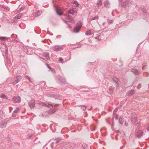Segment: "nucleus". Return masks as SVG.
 <instances>
[{"mask_svg": "<svg viewBox=\"0 0 149 149\" xmlns=\"http://www.w3.org/2000/svg\"><path fill=\"white\" fill-rule=\"evenodd\" d=\"M60 8L58 7H57L56 9V13L59 15H62L63 14V13L60 11Z\"/></svg>", "mask_w": 149, "mask_h": 149, "instance_id": "9d476101", "label": "nucleus"}, {"mask_svg": "<svg viewBox=\"0 0 149 149\" xmlns=\"http://www.w3.org/2000/svg\"><path fill=\"white\" fill-rule=\"evenodd\" d=\"M29 104L31 109L33 108L35 105V100H31L29 102Z\"/></svg>", "mask_w": 149, "mask_h": 149, "instance_id": "6e6552de", "label": "nucleus"}, {"mask_svg": "<svg viewBox=\"0 0 149 149\" xmlns=\"http://www.w3.org/2000/svg\"><path fill=\"white\" fill-rule=\"evenodd\" d=\"M85 34L87 36H90L92 34L91 31L88 30L85 33Z\"/></svg>", "mask_w": 149, "mask_h": 149, "instance_id": "393cba45", "label": "nucleus"}, {"mask_svg": "<svg viewBox=\"0 0 149 149\" xmlns=\"http://www.w3.org/2000/svg\"><path fill=\"white\" fill-rule=\"evenodd\" d=\"M19 110V108L17 107L16 109L13 112V113H17L18 111Z\"/></svg>", "mask_w": 149, "mask_h": 149, "instance_id": "473e14b6", "label": "nucleus"}, {"mask_svg": "<svg viewBox=\"0 0 149 149\" xmlns=\"http://www.w3.org/2000/svg\"><path fill=\"white\" fill-rule=\"evenodd\" d=\"M53 50L56 52L60 51L63 49L62 46L55 45L52 47Z\"/></svg>", "mask_w": 149, "mask_h": 149, "instance_id": "f03ea898", "label": "nucleus"}, {"mask_svg": "<svg viewBox=\"0 0 149 149\" xmlns=\"http://www.w3.org/2000/svg\"><path fill=\"white\" fill-rule=\"evenodd\" d=\"M22 79V76L20 75H18L16 79L14 81H13L11 83L14 85L15 84L18 83L19 81H20Z\"/></svg>", "mask_w": 149, "mask_h": 149, "instance_id": "0eeeda50", "label": "nucleus"}, {"mask_svg": "<svg viewBox=\"0 0 149 149\" xmlns=\"http://www.w3.org/2000/svg\"><path fill=\"white\" fill-rule=\"evenodd\" d=\"M47 67L48 68H49V69H50L51 70V69H52V68L49 67L48 64H47Z\"/></svg>", "mask_w": 149, "mask_h": 149, "instance_id": "c03bdc74", "label": "nucleus"}, {"mask_svg": "<svg viewBox=\"0 0 149 149\" xmlns=\"http://www.w3.org/2000/svg\"><path fill=\"white\" fill-rule=\"evenodd\" d=\"M13 101L14 103H19L20 102V97L18 96H16L13 97Z\"/></svg>", "mask_w": 149, "mask_h": 149, "instance_id": "39448f33", "label": "nucleus"}, {"mask_svg": "<svg viewBox=\"0 0 149 149\" xmlns=\"http://www.w3.org/2000/svg\"><path fill=\"white\" fill-rule=\"evenodd\" d=\"M25 77L28 79V80L30 78L28 76H27V75H26L25 76Z\"/></svg>", "mask_w": 149, "mask_h": 149, "instance_id": "a18cd8bd", "label": "nucleus"}, {"mask_svg": "<svg viewBox=\"0 0 149 149\" xmlns=\"http://www.w3.org/2000/svg\"><path fill=\"white\" fill-rule=\"evenodd\" d=\"M137 126H139V124H137Z\"/></svg>", "mask_w": 149, "mask_h": 149, "instance_id": "5fc2aeb1", "label": "nucleus"}, {"mask_svg": "<svg viewBox=\"0 0 149 149\" xmlns=\"http://www.w3.org/2000/svg\"><path fill=\"white\" fill-rule=\"evenodd\" d=\"M8 49L7 48L5 50V52L6 54H7L8 53Z\"/></svg>", "mask_w": 149, "mask_h": 149, "instance_id": "79ce46f5", "label": "nucleus"}, {"mask_svg": "<svg viewBox=\"0 0 149 149\" xmlns=\"http://www.w3.org/2000/svg\"><path fill=\"white\" fill-rule=\"evenodd\" d=\"M23 16L22 13H19L17 14L15 17V19H19Z\"/></svg>", "mask_w": 149, "mask_h": 149, "instance_id": "aec40b11", "label": "nucleus"}, {"mask_svg": "<svg viewBox=\"0 0 149 149\" xmlns=\"http://www.w3.org/2000/svg\"><path fill=\"white\" fill-rule=\"evenodd\" d=\"M25 8L24 7H23L20 8L18 10V12H20L24 10Z\"/></svg>", "mask_w": 149, "mask_h": 149, "instance_id": "f704fd0d", "label": "nucleus"}, {"mask_svg": "<svg viewBox=\"0 0 149 149\" xmlns=\"http://www.w3.org/2000/svg\"><path fill=\"white\" fill-rule=\"evenodd\" d=\"M78 107H81V109L83 111H85L86 109V106L84 105H81L80 106H77Z\"/></svg>", "mask_w": 149, "mask_h": 149, "instance_id": "412c9836", "label": "nucleus"}, {"mask_svg": "<svg viewBox=\"0 0 149 149\" xmlns=\"http://www.w3.org/2000/svg\"><path fill=\"white\" fill-rule=\"evenodd\" d=\"M143 132L142 130H139L137 131L136 133V136L139 138L142 137Z\"/></svg>", "mask_w": 149, "mask_h": 149, "instance_id": "20e7f679", "label": "nucleus"}, {"mask_svg": "<svg viewBox=\"0 0 149 149\" xmlns=\"http://www.w3.org/2000/svg\"><path fill=\"white\" fill-rule=\"evenodd\" d=\"M146 66V64H142V69H144V67L145 66Z\"/></svg>", "mask_w": 149, "mask_h": 149, "instance_id": "a19ab883", "label": "nucleus"}, {"mask_svg": "<svg viewBox=\"0 0 149 149\" xmlns=\"http://www.w3.org/2000/svg\"><path fill=\"white\" fill-rule=\"evenodd\" d=\"M132 1L130 0H127L125 1L122 4V5L124 7H125L127 6H129L130 5Z\"/></svg>", "mask_w": 149, "mask_h": 149, "instance_id": "423d86ee", "label": "nucleus"}, {"mask_svg": "<svg viewBox=\"0 0 149 149\" xmlns=\"http://www.w3.org/2000/svg\"><path fill=\"white\" fill-rule=\"evenodd\" d=\"M47 105H49V106L50 107H51V106H53L54 105L55 106H56L57 105V104H51V102H48V103H47Z\"/></svg>", "mask_w": 149, "mask_h": 149, "instance_id": "c85d7f7f", "label": "nucleus"}, {"mask_svg": "<svg viewBox=\"0 0 149 149\" xmlns=\"http://www.w3.org/2000/svg\"><path fill=\"white\" fill-rule=\"evenodd\" d=\"M76 12V11L75 10V9H73L69 10L68 13L69 14L73 15Z\"/></svg>", "mask_w": 149, "mask_h": 149, "instance_id": "ddd939ff", "label": "nucleus"}, {"mask_svg": "<svg viewBox=\"0 0 149 149\" xmlns=\"http://www.w3.org/2000/svg\"><path fill=\"white\" fill-rule=\"evenodd\" d=\"M52 97H53V96L54 95H53L52 94Z\"/></svg>", "mask_w": 149, "mask_h": 149, "instance_id": "4d7b16f0", "label": "nucleus"}, {"mask_svg": "<svg viewBox=\"0 0 149 149\" xmlns=\"http://www.w3.org/2000/svg\"><path fill=\"white\" fill-rule=\"evenodd\" d=\"M1 97L2 98H3L5 99H8V97L6 95H5L4 94H2L1 95Z\"/></svg>", "mask_w": 149, "mask_h": 149, "instance_id": "bb28decb", "label": "nucleus"}, {"mask_svg": "<svg viewBox=\"0 0 149 149\" xmlns=\"http://www.w3.org/2000/svg\"><path fill=\"white\" fill-rule=\"evenodd\" d=\"M14 113H12V117H14L16 116V115H15L14 114Z\"/></svg>", "mask_w": 149, "mask_h": 149, "instance_id": "49530a36", "label": "nucleus"}, {"mask_svg": "<svg viewBox=\"0 0 149 149\" xmlns=\"http://www.w3.org/2000/svg\"><path fill=\"white\" fill-rule=\"evenodd\" d=\"M82 24L81 22H79L74 28V31L75 33H77L79 32L80 29L82 26Z\"/></svg>", "mask_w": 149, "mask_h": 149, "instance_id": "f257e3e1", "label": "nucleus"}, {"mask_svg": "<svg viewBox=\"0 0 149 149\" xmlns=\"http://www.w3.org/2000/svg\"><path fill=\"white\" fill-rule=\"evenodd\" d=\"M73 3L76 5V6L77 7H79V4L78 3V2L76 1H75L73 2Z\"/></svg>", "mask_w": 149, "mask_h": 149, "instance_id": "7c9ffc66", "label": "nucleus"}, {"mask_svg": "<svg viewBox=\"0 0 149 149\" xmlns=\"http://www.w3.org/2000/svg\"><path fill=\"white\" fill-rule=\"evenodd\" d=\"M109 92L111 93L113 91V89L111 87H110L109 90Z\"/></svg>", "mask_w": 149, "mask_h": 149, "instance_id": "c9c22d12", "label": "nucleus"}, {"mask_svg": "<svg viewBox=\"0 0 149 149\" xmlns=\"http://www.w3.org/2000/svg\"><path fill=\"white\" fill-rule=\"evenodd\" d=\"M38 104L39 105H41L43 106L46 107H50L47 104H46L45 102H40L38 103Z\"/></svg>", "mask_w": 149, "mask_h": 149, "instance_id": "2eb2a0df", "label": "nucleus"}, {"mask_svg": "<svg viewBox=\"0 0 149 149\" xmlns=\"http://www.w3.org/2000/svg\"><path fill=\"white\" fill-rule=\"evenodd\" d=\"M119 122L121 124H123L124 122V120L121 116H120V117Z\"/></svg>", "mask_w": 149, "mask_h": 149, "instance_id": "b1692460", "label": "nucleus"}, {"mask_svg": "<svg viewBox=\"0 0 149 149\" xmlns=\"http://www.w3.org/2000/svg\"><path fill=\"white\" fill-rule=\"evenodd\" d=\"M132 71L136 75H138L139 73L138 70L136 69H133L132 70Z\"/></svg>", "mask_w": 149, "mask_h": 149, "instance_id": "f3484780", "label": "nucleus"}, {"mask_svg": "<svg viewBox=\"0 0 149 149\" xmlns=\"http://www.w3.org/2000/svg\"><path fill=\"white\" fill-rule=\"evenodd\" d=\"M29 81L31 82H32L33 80L32 79H31L30 78L29 79Z\"/></svg>", "mask_w": 149, "mask_h": 149, "instance_id": "de8ad7c7", "label": "nucleus"}, {"mask_svg": "<svg viewBox=\"0 0 149 149\" xmlns=\"http://www.w3.org/2000/svg\"><path fill=\"white\" fill-rule=\"evenodd\" d=\"M60 82L63 84H65L66 83V80L65 78H63L60 80Z\"/></svg>", "mask_w": 149, "mask_h": 149, "instance_id": "5701e85b", "label": "nucleus"}, {"mask_svg": "<svg viewBox=\"0 0 149 149\" xmlns=\"http://www.w3.org/2000/svg\"><path fill=\"white\" fill-rule=\"evenodd\" d=\"M113 83L116 84V86H118L119 85L118 79L117 78L115 77L113 79Z\"/></svg>", "mask_w": 149, "mask_h": 149, "instance_id": "f8f14e48", "label": "nucleus"}, {"mask_svg": "<svg viewBox=\"0 0 149 149\" xmlns=\"http://www.w3.org/2000/svg\"><path fill=\"white\" fill-rule=\"evenodd\" d=\"M61 139L60 138H56L54 139V141H56L55 142V143L56 144L58 142H59Z\"/></svg>", "mask_w": 149, "mask_h": 149, "instance_id": "4be33fe9", "label": "nucleus"}, {"mask_svg": "<svg viewBox=\"0 0 149 149\" xmlns=\"http://www.w3.org/2000/svg\"><path fill=\"white\" fill-rule=\"evenodd\" d=\"M137 121V118L136 115L132 114L131 118V121L132 123L135 124Z\"/></svg>", "mask_w": 149, "mask_h": 149, "instance_id": "1a4fd4ad", "label": "nucleus"}, {"mask_svg": "<svg viewBox=\"0 0 149 149\" xmlns=\"http://www.w3.org/2000/svg\"><path fill=\"white\" fill-rule=\"evenodd\" d=\"M45 57L46 58L47 60H49L50 59L49 56V53L45 54Z\"/></svg>", "mask_w": 149, "mask_h": 149, "instance_id": "a878e982", "label": "nucleus"}, {"mask_svg": "<svg viewBox=\"0 0 149 149\" xmlns=\"http://www.w3.org/2000/svg\"><path fill=\"white\" fill-rule=\"evenodd\" d=\"M118 116L117 115H116L115 116V119L116 120H117L118 119Z\"/></svg>", "mask_w": 149, "mask_h": 149, "instance_id": "09e8293b", "label": "nucleus"}, {"mask_svg": "<svg viewBox=\"0 0 149 149\" xmlns=\"http://www.w3.org/2000/svg\"><path fill=\"white\" fill-rule=\"evenodd\" d=\"M134 93L135 91L134 90H132L127 93V95L129 96H132Z\"/></svg>", "mask_w": 149, "mask_h": 149, "instance_id": "4468645a", "label": "nucleus"}, {"mask_svg": "<svg viewBox=\"0 0 149 149\" xmlns=\"http://www.w3.org/2000/svg\"><path fill=\"white\" fill-rule=\"evenodd\" d=\"M87 146V145L86 144H84L82 145V147L84 149H85Z\"/></svg>", "mask_w": 149, "mask_h": 149, "instance_id": "4c0bfd02", "label": "nucleus"}, {"mask_svg": "<svg viewBox=\"0 0 149 149\" xmlns=\"http://www.w3.org/2000/svg\"><path fill=\"white\" fill-rule=\"evenodd\" d=\"M117 110H118V109H117V108H116L113 111V114L116 113L117 111Z\"/></svg>", "mask_w": 149, "mask_h": 149, "instance_id": "ea45409f", "label": "nucleus"}, {"mask_svg": "<svg viewBox=\"0 0 149 149\" xmlns=\"http://www.w3.org/2000/svg\"><path fill=\"white\" fill-rule=\"evenodd\" d=\"M7 124V123H4L0 125V128H3L5 127Z\"/></svg>", "mask_w": 149, "mask_h": 149, "instance_id": "c756f323", "label": "nucleus"}, {"mask_svg": "<svg viewBox=\"0 0 149 149\" xmlns=\"http://www.w3.org/2000/svg\"><path fill=\"white\" fill-rule=\"evenodd\" d=\"M63 58H59V60L58 61H61V62L62 63H63Z\"/></svg>", "mask_w": 149, "mask_h": 149, "instance_id": "58836bf2", "label": "nucleus"}, {"mask_svg": "<svg viewBox=\"0 0 149 149\" xmlns=\"http://www.w3.org/2000/svg\"><path fill=\"white\" fill-rule=\"evenodd\" d=\"M11 37H13V36H12V35L11 36Z\"/></svg>", "mask_w": 149, "mask_h": 149, "instance_id": "13d9d810", "label": "nucleus"}, {"mask_svg": "<svg viewBox=\"0 0 149 149\" xmlns=\"http://www.w3.org/2000/svg\"><path fill=\"white\" fill-rule=\"evenodd\" d=\"M102 3L101 0H98L96 4L98 8L101 5Z\"/></svg>", "mask_w": 149, "mask_h": 149, "instance_id": "dca6fc26", "label": "nucleus"}, {"mask_svg": "<svg viewBox=\"0 0 149 149\" xmlns=\"http://www.w3.org/2000/svg\"><path fill=\"white\" fill-rule=\"evenodd\" d=\"M147 130L148 131H149V125L147 127Z\"/></svg>", "mask_w": 149, "mask_h": 149, "instance_id": "8fccbe9b", "label": "nucleus"}, {"mask_svg": "<svg viewBox=\"0 0 149 149\" xmlns=\"http://www.w3.org/2000/svg\"><path fill=\"white\" fill-rule=\"evenodd\" d=\"M118 132H119V131H118Z\"/></svg>", "mask_w": 149, "mask_h": 149, "instance_id": "bf43d9fd", "label": "nucleus"}, {"mask_svg": "<svg viewBox=\"0 0 149 149\" xmlns=\"http://www.w3.org/2000/svg\"><path fill=\"white\" fill-rule=\"evenodd\" d=\"M2 8L6 10H9L10 8L8 6L5 5H3L2 6Z\"/></svg>", "mask_w": 149, "mask_h": 149, "instance_id": "a211bd4d", "label": "nucleus"}, {"mask_svg": "<svg viewBox=\"0 0 149 149\" xmlns=\"http://www.w3.org/2000/svg\"><path fill=\"white\" fill-rule=\"evenodd\" d=\"M125 146H122L121 147H120V149H123V147H125Z\"/></svg>", "mask_w": 149, "mask_h": 149, "instance_id": "3c124183", "label": "nucleus"}, {"mask_svg": "<svg viewBox=\"0 0 149 149\" xmlns=\"http://www.w3.org/2000/svg\"><path fill=\"white\" fill-rule=\"evenodd\" d=\"M3 112L1 110H0V117L1 116V115L3 114Z\"/></svg>", "mask_w": 149, "mask_h": 149, "instance_id": "37998d69", "label": "nucleus"}, {"mask_svg": "<svg viewBox=\"0 0 149 149\" xmlns=\"http://www.w3.org/2000/svg\"><path fill=\"white\" fill-rule=\"evenodd\" d=\"M98 19V17L97 16H95L93 18L91 19V20H93L95 19Z\"/></svg>", "mask_w": 149, "mask_h": 149, "instance_id": "e433bc0d", "label": "nucleus"}, {"mask_svg": "<svg viewBox=\"0 0 149 149\" xmlns=\"http://www.w3.org/2000/svg\"><path fill=\"white\" fill-rule=\"evenodd\" d=\"M40 12L39 11H38V12L36 13L35 15V17L38 16L40 15Z\"/></svg>", "mask_w": 149, "mask_h": 149, "instance_id": "2f4dec72", "label": "nucleus"}, {"mask_svg": "<svg viewBox=\"0 0 149 149\" xmlns=\"http://www.w3.org/2000/svg\"><path fill=\"white\" fill-rule=\"evenodd\" d=\"M13 40H14V41H16V42H17V40H16L15 39H13Z\"/></svg>", "mask_w": 149, "mask_h": 149, "instance_id": "603ef678", "label": "nucleus"}, {"mask_svg": "<svg viewBox=\"0 0 149 149\" xmlns=\"http://www.w3.org/2000/svg\"><path fill=\"white\" fill-rule=\"evenodd\" d=\"M125 125H126V126H127V124H126L125 123Z\"/></svg>", "mask_w": 149, "mask_h": 149, "instance_id": "6e6d98bb", "label": "nucleus"}, {"mask_svg": "<svg viewBox=\"0 0 149 149\" xmlns=\"http://www.w3.org/2000/svg\"><path fill=\"white\" fill-rule=\"evenodd\" d=\"M56 110L57 109L55 110V109H51L49 111V113L50 114H52V113L55 112Z\"/></svg>", "mask_w": 149, "mask_h": 149, "instance_id": "6ab92c4d", "label": "nucleus"}, {"mask_svg": "<svg viewBox=\"0 0 149 149\" xmlns=\"http://www.w3.org/2000/svg\"><path fill=\"white\" fill-rule=\"evenodd\" d=\"M67 18L69 20V21L68 22L65 21V22L68 25V27L70 29L72 28V27L70 26V25L69 24V22H70V23H74V20L72 18H71L69 16H68L67 17Z\"/></svg>", "mask_w": 149, "mask_h": 149, "instance_id": "7ed1b4c3", "label": "nucleus"}, {"mask_svg": "<svg viewBox=\"0 0 149 149\" xmlns=\"http://www.w3.org/2000/svg\"><path fill=\"white\" fill-rule=\"evenodd\" d=\"M107 22L108 23L110 24H112L113 22V21L112 20H111L109 19L107 20Z\"/></svg>", "mask_w": 149, "mask_h": 149, "instance_id": "72a5a7b5", "label": "nucleus"}, {"mask_svg": "<svg viewBox=\"0 0 149 149\" xmlns=\"http://www.w3.org/2000/svg\"><path fill=\"white\" fill-rule=\"evenodd\" d=\"M123 0H118L120 2H121Z\"/></svg>", "mask_w": 149, "mask_h": 149, "instance_id": "864d4df0", "label": "nucleus"}, {"mask_svg": "<svg viewBox=\"0 0 149 149\" xmlns=\"http://www.w3.org/2000/svg\"><path fill=\"white\" fill-rule=\"evenodd\" d=\"M110 4L109 1L108 0H107L104 2V6L106 8H109Z\"/></svg>", "mask_w": 149, "mask_h": 149, "instance_id": "9b49d317", "label": "nucleus"}, {"mask_svg": "<svg viewBox=\"0 0 149 149\" xmlns=\"http://www.w3.org/2000/svg\"><path fill=\"white\" fill-rule=\"evenodd\" d=\"M9 38H7L6 37H0V40H7V39Z\"/></svg>", "mask_w": 149, "mask_h": 149, "instance_id": "cd10ccee", "label": "nucleus"}]
</instances>
